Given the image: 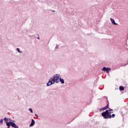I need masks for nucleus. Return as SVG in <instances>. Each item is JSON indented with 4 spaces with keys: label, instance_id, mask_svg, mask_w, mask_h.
Masks as SVG:
<instances>
[{
    "label": "nucleus",
    "instance_id": "nucleus-1",
    "mask_svg": "<svg viewBox=\"0 0 128 128\" xmlns=\"http://www.w3.org/2000/svg\"><path fill=\"white\" fill-rule=\"evenodd\" d=\"M62 77L60 74H55L48 80V82L46 84V86H50L54 84H58Z\"/></svg>",
    "mask_w": 128,
    "mask_h": 128
},
{
    "label": "nucleus",
    "instance_id": "nucleus-2",
    "mask_svg": "<svg viewBox=\"0 0 128 128\" xmlns=\"http://www.w3.org/2000/svg\"><path fill=\"white\" fill-rule=\"evenodd\" d=\"M101 114L104 120H108V118H110V116L106 110L103 112Z\"/></svg>",
    "mask_w": 128,
    "mask_h": 128
},
{
    "label": "nucleus",
    "instance_id": "nucleus-3",
    "mask_svg": "<svg viewBox=\"0 0 128 128\" xmlns=\"http://www.w3.org/2000/svg\"><path fill=\"white\" fill-rule=\"evenodd\" d=\"M107 102H108L106 106L104 108H100L99 109L100 112H102V110H108V108H110V102H108V100H107Z\"/></svg>",
    "mask_w": 128,
    "mask_h": 128
},
{
    "label": "nucleus",
    "instance_id": "nucleus-4",
    "mask_svg": "<svg viewBox=\"0 0 128 128\" xmlns=\"http://www.w3.org/2000/svg\"><path fill=\"white\" fill-rule=\"evenodd\" d=\"M101 70H102V72H106L107 74H110V72L112 70V69L108 67L106 68V66H104L101 69Z\"/></svg>",
    "mask_w": 128,
    "mask_h": 128
},
{
    "label": "nucleus",
    "instance_id": "nucleus-5",
    "mask_svg": "<svg viewBox=\"0 0 128 128\" xmlns=\"http://www.w3.org/2000/svg\"><path fill=\"white\" fill-rule=\"evenodd\" d=\"M112 110H114L110 108L108 110H106V112L110 116L112 115V114H114V112H112Z\"/></svg>",
    "mask_w": 128,
    "mask_h": 128
},
{
    "label": "nucleus",
    "instance_id": "nucleus-6",
    "mask_svg": "<svg viewBox=\"0 0 128 128\" xmlns=\"http://www.w3.org/2000/svg\"><path fill=\"white\" fill-rule=\"evenodd\" d=\"M36 124V121L34 119H32L31 120V123L29 125L30 128H32V126H34Z\"/></svg>",
    "mask_w": 128,
    "mask_h": 128
},
{
    "label": "nucleus",
    "instance_id": "nucleus-7",
    "mask_svg": "<svg viewBox=\"0 0 128 128\" xmlns=\"http://www.w3.org/2000/svg\"><path fill=\"white\" fill-rule=\"evenodd\" d=\"M110 22L114 24V26H118V24L116 22V21L114 20V18H110Z\"/></svg>",
    "mask_w": 128,
    "mask_h": 128
},
{
    "label": "nucleus",
    "instance_id": "nucleus-8",
    "mask_svg": "<svg viewBox=\"0 0 128 128\" xmlns=\"http://www.w3.org/2000/svg\"><path fill=\"white\" fill-rule=\"evenodd\" d=\"M4 120L5 122V124H10V122H8V118H4Z\"/></svg>",
    "mask_w": 128,
    "mask_h": 128
},
{
    "label": "nucleus",
    "instance_id": "nucleus-9",
    "mask_svg": "<svg viewBox=\"0 0 128 128\" xmlns=\"http://www.w3.org/2000/svg\"><path fill=\"white\" fill-rule=\"evenodd\" d=\"M11 126L14 128H18V126H17L16 124L14 122L11 123Z\"/></svg>",
    "mask_w": 128,
    "mask_h": 128
},
{
    "label": "nucleus",
    "instance_id": "nucleus-10",
    "mask_svg": "<svg viewBox=\"0 0 128 128\" xmlns=\"http://www.w3.org/2000/svg\"><path fill=\"white\" fill-rule=\"evenodd\" d=\"M60 82L62 84H64V78H60V80H59V82Z\"/></svg>",
    "mask_w": 128,
    "mask_h": 128
},
{
    "label": "nucleus",
    "instance_id": "nucleus-11",
    "mask_svg": "<svg viewBox=\"0 0 128 128\" xmlns=\"http://www.w3.org/2000/svg\"><path fill=\"white\" fill-rule=\"evenodd\" d=\"M119 90L120 92H122L124 90V87L123 86H120Z\"/></svg>",
    "mask_w": 128,
    "mask_h": 128
},
{
    "label": "nucleus",
    "instance_id": "nucleus-12",
    "mask_svg": "<svg viewBox=\"0 0 128 128\" xmlns=\"http://www.w3.org/2000/svg\"><path fill=\"white\" fill-rule=\"evenodd\" d=\"M16 50L18 52H19V54H22V51H21L19 48H16Z\"/></svg>",
    "mask_w": 128,
    "mask_h": 128
},
{
    "label": "nucleus",
    "instance_id": "nucleus-13",
    "mask_svg": "<svg viewBox=\"0 0 128 128\" xmlns=\"http://www.w3.org/2000/svg\"><path fill=\"white\" fill-rule=\"evenodd\" d=\"M35 38H38V40H40V35L38 34H35Z\"/></svg>",
    "mask_w": 128,
    "mask_h": 128
},
{
    "label": "nucleus",
    "instance_id": "nucleus-14",
    "mask_svg": "<svg viewBox=\"0 0 128 128\" xmlns=\"http://www.w3.org/2000/svg\"><path fill=\"white\" fill-rule=\"evenodd\" d=\"M116 116V114H112V115L111 114L110 116V118H114Z\"/></svg>",
    "mask_w": 128,
    "mask_h": 128
},
{
    "label": "nucleus",
    "instance_id": "nucleus-15",
    "mask_svg": "<svg viewBox=\"0 0 128 128\" xmlns=\"http://www.w3.org/2000/svg\"><path fill=\"white\" fill-rule=\"evenodd\" d=\"M28 110L30 111V112L31 114H33L34 111L32 110V108H28Z\"/></svg>",
    "mask_w": 128,
    "mask_h": 128
},
{
    "label": "nucleus",
    "instance_id": "nucleus-16",
    "mask_svg": "<svg viewBox=\"0 0 128 128\" xmlns=\"http://www.w3.org/2000/svg\"><path fill=\"white\" fill-rule=\"evenodd\" d=\"M0 123L2 124H4V119H0Z\"/></svg>",
    "mask_w": 128,
    "mask_h": 128
},
{
    "label": "nucleus",
    "instance_id": "nucleus-17",
    "mask_svg": "<svg viewBox=\"0 0 128 128\" xmlns=\"http://www.w3.org/2000/svg\"><path fill=\"white\" fill-rule=\"evenodd\" d=\"M36 36L35 35H32V36H29L28 38H35Z\"/></svg>",
    "mask_w": 128,
    "mask_h": 128
},
{
    "label": "nucleus",
    "instance_id": "nucleus-18",
    "mask_svg": "<svg viewBox=\"0 0 128 128\" xmlns=\"http://www.w3.org/2000/svg\"><path fill=\"white\" fill-rule=\"evenodd\" d=\"M10 124H12V123H14V122H16V121H14V120H12V121L11 122H10Z\"/></svg>",
    "mask_w": 128,
    "mask_h": 128
},
{
    "label": "nucleus",
    "instance_id": "nucleus-19",
    "mask_svg": "<svg viewBox=\"0 0 128 128\" xmlns=\"http://www.w3.org/2000/svg\"><path fill=\"white\" fill-rule=\"evenodd\" d=\"M60 48V46L56 44V46L55 47V50H58Z\"/></svg>",
    "mask_w": 128,
    "mask_h": 128
},
{
    "label": "nucleus",
    "instance_id": "nucleus-20",
    "mask_svg": "<svg viewBox=\"0 0 128 128\" xmlns=\"http://www.w3.org/2000/svg\"><path fill=\"white\" fill-rule=\"evenodd\" d=\"M70 124V122H68L66 123H65L66 124Z\"/></svg>",
    "mask_w": 128,
    "mask_h": 128
},
{
    "label": "nucleus",
    "instance_id": "nucleus-21",
    "mask_svg": "<svg viewBox=\"0 0 128 128\" xmlns=\"http://www.w3.org/2000/svg\"><path fill=\"white\" fill-rule=\"evenodd\" d=\"M34 116H36V118H38V114H35Z\"/></svg>",
    "mask_w": 128,
    "mask_h": 128
},
{
    "label": "nucleus",
    "instance_id": "nucleus-22",
    "mask_svg": "<svg viewBox=\"0 0 128 128\" xmlns=\"http://www.w3.org/2000/svg\"><path fill=\"white\" fill-rule=\"evenodd\" d=\"M8 120H10L9 122H12V120L10 118H8Z\"/></svg>",
    "mask_w": 128,
    "mask_h": 128
},
{
    "label": "nucleus",
    "instance_id": "nucleus-23",
    "mask_svg": "<svg viewBox=\"0 0 128 128\" xmlns=\"http://www.w3.org/2000/svg\"><path fill=\"white\" fill-rule=\"evenodd\" d=\"M52 12H56V10H52Z\"/></svg>",
    "mask_w": 128,
    "mask_h": 128
},
{
    "label": "nucleus",
    "instance_id": "nucleus-24",
    "mask_svg": "<svg viewBox=\"0 0 128 128\" xmlns=\"http://www.w3.org/2000/svg\"><path fill=\"white\" fill-rule=\"evenodd\" d=\"M104 98H108V97H107V96H104Z\"/></svg>",
    "mask_w": 128,
    "mask_h": 128
},
{
    "label": "nucleus",
    "instance_id": "nucleus-25",
    "mask_svg": "<svg viewBox=\"0 0 128 128\" xmlns=\"http://www.w3.org/2000/svg\"><path fill=\"white\" fill-rule=\"evenodd\" d=\"M52 90H54V89H52Z\"/></svg>",
    "mask_w": 128,
    "mask_h": 128
},
{
    "label": "nucleus",
    "instance_id": "nucleus-26",
    "mask_svg": "<svg viewBox=\"0 0 128 128\" xmlns=\"http://www.w3.org/2000/svg\"><path fill=\"white\" fill-rule=\"evenodd\" d=\"M65 120H66V119H65Z\"/></svg>",
    "mask_w": 128,
    "mask_h": 128
},
{
    "label": "nucleus",
    "instance_id": "nucleus-27",
    "mask_svg": "<svg viewBox=\"0 0 128 128\" xmlns=\"http://www.w3.org/2000/svg\"><path fill=\"white\" fill-rule=\"evenodd\" d=\"M111 112H112V111H111Z\"/></svg>",
    "mask_w": 128,
    "mask_h": 128
}]
</instances>
